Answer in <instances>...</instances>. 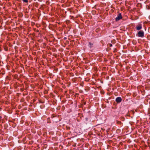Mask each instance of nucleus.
Returning <instances> with one entry per match:
<instances>
[{
    "instance_id": "6",
    "label": "nucleus",
    "mask_w": 150,
    "mask_h": 150,
    "mask_svg": "<svg viewBox=\"0 0 150 150\" xmlns=\"http://www.w3.org/2000/svg\"><path fill=\"white\" fill-rule=\"evenodd\" d=\"M28 0H22V1L24 2L27 3L28 2Z\"/></svg>"
},
{
    "instance_id": "5",
    "label": "nucleus",
    "mask_w": 150,
    "mask_h": 150,
    "mask_svg": "<svg viewBox=\"0 0 150 150\" xmlns=\"http://www.w3.org/2000/svg\"><path fill=\"white\" fill-rule=\"evenodd\" d=\"M89 44L90 45V47H91L93 45V44L90 42L89 43Z\"/></svg>"
},
{
    "instance_id": "3",
    "label": "nucleus",
    "mask_w": 150,
    "mask_h": 150,
    "mask_svg": "<svg viewBox=\"0 0 150 150\" xmlns=\"http://www.w3.org/2000/svg\"><path fill=\"white\" fill-rule=\"evenodd\" d=\"M116 101L117 103H120L122 101V98L120 97H118L116 98Z\"/></svg>"
},
{
    "instance_id": "4",
    "label": "nucleus",
    "mask_w": 150,
    "mask_h": 150,
    "mask_svg": "<svg viewBox=\"0 0 150 150\" xmlns=\"http://www.w3.org/2000/svg\"><path fill=\"white\" fill-rule=\"evenodd\" d=\"M142 28V27L141 25H139V26H137L136 27L137 30H139Z\"/></svg>"
},
{
    "instance_id": "2",
    "label": "nucleus",
    "mask_w": 150,
    "mask_h": 150,
    "mask_svg": "<svg viewBox=\"0 0 150 150\" xmlns=\"http://www.w3.org/2000/svg\"><path fill=\"white\" fill-rule=\"evenodd\" d=\"M122 17L121 13H119V14L118 16L116 18L115 20L116 21H117L122 19Z\"/></svg>"
},
{
    "instance_id": "7",
    "label": "nucleus",
    "mask_w": 150,
    "mask_h": 150,
    "mask_svg": "<svg viewBox=\"0 0 150 150\" xmlns=\"http://www.w3.org/2000/svg\"><path fill=\"white\" fill-rule=\"evenodd\" d=\"M110 47H111V46H112V44H110Z\"/></svg>"
},
{
    "instance_id": "1",
    "label": "nucleus",
    "mask_w": 150,
    "mask_h": 150,
    "mask_svg": "<svg viewBox=\"0 0 150 150\" xmlns=\"http://www.w3.org/2000/svg\"><path fill=\"white\" fill-rule=\"evenodd\" d=\"M138 34V36L139 37H142L144 36V33L143 31H139Z\"/></svg>"
},
{
    "instance_id": "8",
    "label": "nucleus",
    "mask_w": 150,
    "mask_h": 150,
    "mask_svg": "<svg viewBox=\"0 0 150 150\" xmlns=\"http://www.w3.org/2000/svg\"><path fill=\"white\" fill-rule=\"evenodd\" d=\"M1 116H0V119H1Z\"/></svg>"
}]
</instances>
